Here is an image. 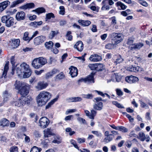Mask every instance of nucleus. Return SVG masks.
Returning <instances> with one entry per match:
<instances>
[{"label": "nucleus", "instance_id": "1", "mask_svg": "<svg viewBox=\"0 0 152 152\" xmlns=\"http://www.w3.org/2000/svg\"><path fill=\"white\" fill-rule=\"evenodd\" d=\"M51 96V94L48 92L41 91L37 98V102L38 106H42L45 105L50 99Z\"/></svg>", "mask_w": 152, "mask_h": 152}, {"label": "nucleus", "instance_id": "2", "mask_svg": "<svg viewBox=\"0 0 152 152\" xmlns=\"http://www.w3.org/2000/svg\"><path fill=\"white\" fill-rule=\"evenodd\" d=\"M15 69L18 75H22L25 72L29 71L30 69L28 64L25 63H23L20 65L17 64Z\"/></svg>", "mask_w": 152, "mask_h": 152}, {"label": "nucleus", "instance_id": "3", "mask_svg": "<svg viewBox=\"0 0 152 152\" xmlns=\"http://www.w3.org/2000/svg\"><path fill=\"white\" fill-rule=\"evenodd\" d=\"M112 38V42L113 45H117L123 40L122 34L116 33H113L109 35Z\"/></svg>", "mask_w": 152, "mask_h": 152}, {"label": "nucleus", "instance_id": "4", "mask_svg": "<svg viewBox=\"0 0 152 152\" xmlns=\"http://www.w3.org/2000/svg\"><path fill=\"white\" fill-rule=\"evenodd\" d=\"M28 98L26 97L22 96L19 99L14 101L13 105L15 106L20 107L21 106L24 105L26 103L28 104L29 102L28 101Z\"/></svg>", "mask_w": 152, "mask_h": 152}, {"label": "nucleus", "instance_id": "5", "mask_svg": "<svg viewBox=\"0 0 152 152\" xmlns=\"http://www.w3.org/2000/svg\"><path fill=\"white\" fill-rule=\"evenodd\" d=\"M54 134H44V137L45 140L49 139L50 138H54V139L52 141V142L54 143H56L58 144L61 142V137L59 136H55Z\"/></svg>", "mask_w": 152, "mask_h": 152}, {"label": "nucleus", "instance_id": "6", "mask_svg": "<svg viewBox=\"0 0 152 152\" xmlns=\"http://www.w3.org/2000/svg\"><path fill=\"white\" fill-rule=\"evenodd\" d=\"M94 74L91 73V74L89 75L88 77L84 78H82L78 80L79 83L84 82L86 83H94Z\"/></svg>", "mask_w": 152, "mask_h": 152}, {"label": "nucleus", "instance_id": "7", "mask_svg": "<svg viewBox=\"0 0 152 152\" xmlns=\"http://www.w3.org/2000/svg\"><path fill=\"white\" fill-rule=\"evenodd\" d=\"M49 119L45 117H42L39 120V125L42 128L46 127L49 124Z\"/></svg>", "mask_w": 152, "mask_h": 152}, {"label": "nucleus", "instance_id": "8", "mask_svg": "<svg viewBox=\"0 0 152 152\" xmlns=\"http://www.w3.org/2000/svg\"><path fill=\"white\" fill-rule=\"evenodd\" d=\"M30 88V86L28 84H26L24 87H23L18 91L19 93L22 96H26L28 93V90Z\"/></svg>", "mask_w": 152, "mask_h": 152}, {"label": "nucleus", "instance_id": "9", "mask_svg": "<svg viewBox=\"0 0 152 152\" xmlns=\"http://www.w3.org/2000/svg\"><path fill=\"white\" fill-rule=\"evenodd\" d=\"M46 40V37L45 36L41 35L35 38L34 39V42L35 45H40Z\"/></svg>", "mask_w": 152, "mask_h": 152}, {"label": "nucleus", "instance_id": "10", "mask_svg": "<svg viewBox=\"0 0 152 152\" xmlns=\"http://www.w3.org/2000/svg\"><path fill=\"white\" fill-rule=\"evenodd\" d=\"M125 80L126 82L130 83H135L139 80L137 77L132 75L126 77Z\"/></svg>", "mask_w": 152, "mask_h": 152}, {"label": "nucleus", "instance_id": "11", "mask_svg": "<svg viewBox=\"0 0 152 152\" xmlns=\"http://www.w3.org/2000/svg\"><path fill=\"white\" fill-rule=\"evenodd\" d=\"M48 86V84L43 81L39 82L37 85L35 86L36 88L38 90L40 91L46 88Z\"/></svg>", "mask_w": 152, "mask_h": 152}, {"label": "nucleus", "instance_id": "12", "mask_svg": "<svg viewBox=\"0 0 152 152\" xmlns=\"http://www.w3.org/2000/svg\"><path fill=\"white\" fill-rule=\"evenodd\" d=\"M25 14L23 11L18 12L15 16V18L18 21H20L24 20L25 18Z\"/></svg>", "mask_w": 152, "mask_h": 152}, {"label": "nucleus", "instance_id": "13", "mask_svg": "<svg viewBox=\"0 0 152 152\" xmlns=\"http://www.w3.org/2000/svg\"><path fill=\"white\" fill-rule=\"evenodd\" d=\"M38 60V58H36L32 62L31 65L35 69H37L42 67Z\"/></svg>", "mask_w": 152, "mask_h": 152}, {"label": "nucleus", "instance_id": "14", "mask_svg": "<svg viewBox=\"0 0 152 152\" xmlns=\"http://www.w3.org/2000/svg\"><path fill=\"white\" fill-rule=\"evenodd\" d=\"M89 59L92 61L97 62L102 60V58L101 56L97 54H94L91 55Z\"/></svg>", "mask_w": 152, "mask_h": 152}, {"label": "nucleus", "instance_id": "15", "mask_svg": "<svg viewBox=\"0 0 152 152\" xmlns=\"http://www.w3.org/2000/svg\"><path fill=\"white\" fill-rule=\"evenodd\" d=\"M27 84L20 81H16L14 86L15 88L18 91L23 87H24Z\"/></svg>", "mask_w": 152, "mask_h": 152}, {"label": "nucleus", "instance_id": "16", "mask_svg": "<svg viewBox=\"0 0 152 152\" xmlns=\"http://www.w3.org/2000/svg\"><path fill=\"white\" fill-rule=\"evenodd\" d=\"M69 69H70L69 74L72 77H74L77 75L78 70L76 67L72 66Z\"/></svg>", "mask_w": 152, "mask_h": 152}, {"label": "nucleus", "instance_id": "17", "mask_svg": "<svg viewBox=\"0 0 152 152\" xmlns=\"http://www.w3.org/2000/svg\"><path fill=\"white\" fill-rule=\"evenodd\" d=\"M74 48L79 51H81L83 48V45L81 41H78L75 45Z\"/></svg>", "mask_w": 152, "mask_h": 152}, {"label": "nucleus", "instance_id": "18", "mask_svg": "<svg viewBox=\"0 0 152 152\" xmlns=\"http://www.w3.org/2000/svg\"><path fill=\"white\" fill-rule=\"evenodd\" d=\"M10 2L7 0L0 3V11L2 12L10 4Z\"/></svg>", "mask_w": 152, "mask_h": 152}, {"label": "nucleus", "instance_id": "19", "mask_svg": "<svg viewBox=\"0 0 152 152\" xmlns=\"http://www.w3.org/2000/svg\"><path fill=\"white\" fill-rule=\"evenodd\" d=\"M15 19L12 17L10 16L8 21L5 25V26L8 28L13 26L14 24Z\"/></svg>", "mask_w": 152, "mask_h": 152}, {"label": "nucleus", "instance_id": "20", "mask_svg": "<svg viewBox=\"0 0 152 152\" xmlns=\"http://www.w3.org/2000/svg\"><path fill=\"white\" fill-rule=\"evenodd\" d=\"M78 22L80 25L83 26H88L91 23V22L89 20H78Z\"/></svg>", "mask_w": 152, "mask_h": 152}, {"label": "nucleus", "instance_id": "21", "mask_svg": "<svg viewBox=\"0 0 152 152\" xmlns=\"http://www.w3.org/2000/svg\"><path fill=\"white\" fill-rule=\"evenodd\" d=\"M114 58H116L115 60L114 61V63L116 65L124 61L123 58L120 55H115L114 57Z\"/></svg>", "mask_w": 152, "mask_h": 152}, {"label": "nucleus", "instance_id": "22", "mask_svg": "<svg viewBox=\"0 0 152 152\" xmlns=\"http://www.w3.org/2000/svg\"><path fill=\"white\" fill-rule=\"evenodd\" d=\"M20 40L18 39L12 40L11 45L14 48H17L19 45Z\"/></svg>", "mask_w": 152, "mask_h": 152}, {"label": "nucleus", "instance_id": "23", "mask_svg": "<svg viewBox=\"0 0 152 152\" xmlns=\"http://www.w3.org/2000/svg\"><path fill=\"white\" fill-rule=\"evenodd\" d=\"M93 107L95 110H100L102 109L103 103L102 102L96 103L94 105Z\"/></svg>", "mask_w": 152, "mask_h": 152}, {"label": "nucleus", "instance_id": "24", "mask_svg": "<svg viewBox=\"0 0 152 152\" xmlns=\"http://www.w3.org/2000/svg\"><path fill=\"white\" fill-rule=\"evenodd\" d=\"M105 134L106 137L104 140V142L108 143L111 141L113 137V135L112 134Z\"/></svg>", "mask_w": 152, "mask_h": 152}, {"label": "nucleus", "instance_id": "25", "mask_svg": "<svg viewBox=\"0 0 152 152\" xmlns=\"http://www.w3.org/2000/svg\"><path fill=\"white\" fill-rule=\"evenodd\" d=\"M9 124V121L7 119L4 118L0 121V125L3 126H8Z\"/></svg>", "mask_w": 152, "mask_h": 152}, {"label": "nucleus", "instance_id": "26", "mask_svg": "<svg viewBox=\"0 0 152 152\" xmlns=\"http://www.w3.org/2000/svg\"><path fill=\"white\" fill-rule=\"evenodd\" d=\"M31 74V70H29V71L25 72L22 75H18L21 78H26L30 76Z\"/></svg>", "mask_w": 152, "mask_h": 152}, {"label": "nucleus", "instance_id": "27", "mask_svg": "<svg viewBox=\"0 0 152 152\" xmlns=\"http://www.w3.org/2000/svg\"><path fill=\"white\" fill-rule=\"evenodd\" d=\"M139 67L130 65L127 68V70L130 72H137L139 71Z\"/></svg>", "mask_w": 152, "mask_h": 152}, {"label": "nucleus", "instance_id": "28", "mask_svg": "<svg viewBox=\"0 0 152 152\" xmlns=\"http://www.w3.org/2000/svg\"><path fill=\"white\" fill-rule=\"evenodd\" d=\"M9 62L8 61L6 62L4 67V71L2 75V76L4 77V78H6V76L7 74V71L9 69Z\"/></svg>", "mask_w": 152, "mask_h": 152}, {"label": "nucleus", "instance_id": "29", "mask_svg": "<svg viewBox=\"0 0 152 152\" xmlns=\"http://www.w3.org/2000/svg\"><path fill=\"white\" fill-rule=\"evenodd\" d=\"M42 23V21L39 22H33L31 23H30V26L34 28H37L39 26L41 25Z\"/></svg>", "mask_w": 152, "mask_h": 152}, {"label": "nucleus", "instance_id": "30", "mask_svg": "<svg viewBox=\"0 0 152 152\" xmlns=\"http://www.w3.org/2000/svg\"><path fill=\"white\" fill-rule=\"evenodd\" d=\"M10 17V16L9 15L3 16L1 19V22L4 24L5 25L8 21V20L9 19Z\"/></svg>", "mask_w": 152, "mask_h": 152}, {"label": "nucleus", "instance_id": "31", "mask_svg": "<svg viewBox=\"0 0 152 152\" xmlns=\"http://www.w3.org/2000/svg\"><path fill=\"white\" fill-rule=\"evenodd\" d=\"M37 58L38 59V60L39 62L41 67L47 63V60L45 58L42 57H40Z\"/></svg>", "mask_w": 152, "mask_h": 152}, {"label": "nucleus", "instance_id": "32", "mask_svg": "<svg viewBox=\"0 0 152 152\" xmlns=\"http://www.w3.org/2000/svg\"><path fill=\"white\" fill-rule=\"evenodd\" d=\"M117 7L120 6L122 10H125L127 7V6L121 2L119 1L117 2L115 4Z\"/></svg>", "mask_w": 152, "mask_h": 152}, {"label": "nucleus", "instance_id": "33", "mask_svg": "<svg viewBox=\"0 0 152 152\" xmlns=\"http://www.w3.org/2000/svg\"><path fill=\"white\" fill-rule=\"evenodd\" d=\"M24 0H17L13 1L11 4L10 7L13 8L15 7L16 5L23 3L24 2Z\"/></svg>", "mask_w": 152, "mask_h": 152}, {"label": "nucleus", "instance_id": "34", "mask_svg": "<svg viewBox=\"0 0 152 152\" xmlns=\"http://www.w3.org/2000/svg\"><path fill=\"white\" fill-rule=\"evenodd\" d=\"M58 99L57 98H55L51 100L45 106V109L49 108Z\"/></svg>", "mask_w": 152, "mask_h": 152}, {"label": "nucleus", "instance_id": "35", "mask_svg": "<svg viewBox=\"0 0 152 152\" xmlns=\"http://www.w3.org/2000/svg\"><path fill=\"white\" fill-rule=\"evenodd\" d=\"M141 47V46L137 44H135L133 43L129 46V48L132 50L136 49H139Z\"/></svg>", "mask_w": 152, "mask_h": 152}, {"label": "nucleus", "instance_id": "36", "mask_svg": "<svg viewBox=\"0 0 152 152\" xmlns=\"http://www.w3.org/2000/svg\"><path fill=\"white\" fill-rule=\"evenodd\" d=\"M96 71H101L104 68V66L103 64H96Z\"/></svg>", "mask_w": 152, "mask_h": 152}, {"label": "nucleus", "instance_id": "37", "mask_svg": "<svg viewBox=\"0 0 152 152\" xmlns=\"http://www.w3.org/2000/svg\"><path fill=\"white\" fill-rule=\"evenodd\" d=\"M131 14V11L130 9H127L126 10L122 11L121 12V14L124 16H126L128 15Z\"/></svg>", "mask_w": 152, "mask_h": 152}, {"label": "nucleus", "instance_id": "38", "mask_svg": "<svg viewBox=\"0 0 152 152\" xmlns=\"http://www.w3.org/2000/svg\"><path fill=\"white\" fill-rule=\"evenodd\" d=\"M45 9L43 7L38 8L35 10H33V12H36L38 14L42 13L45 12Z\"/></svg>", "mask_w": 152, "mask_h": 152}, {"label": "nucleus", "instance_id": "39", "mask_svg": "<svg viewBox=\"0 0 152 152\" xmlns=\"http://www.w3.org/2000/svg\"><path fill=\"white\" fill-rule=\"evenodd\" d=\"M53 43L52 42L50 41L47 42L45 43V45L46 48L49 49L51 48L53 46Z\"/></svg>", "mask_w": 152, "mask_h": 152}, {"label": "nucleus", "instance_id": "40", "mask_svg": "<svg viewBox=\"0 0 152 152\" xmlns=\"http://www.w3.org/2000/svg\"><path fill=\"white\" fill-rule=\"evenodd\" d=\"M59 32L58 31H52L49 34V37L50 39H52L54 37L55 35H56L57 34H59Z\"/></svg>", "mask_w": 152, "mask_h": 152}, {"label": "nucleus", "instance_id": "41", "mask_svg": "<svg viewBox=\"0 0 152 152\" xmlns=\"http://www.w3.org/2000/svg\"><path fill=\"white\" fill-rule=\"evenodd\" d=\"M41 150V148L34 146L31 149L30 152H40Z\"/></svg>", "mask_w": 152, "mask_h": 152}, {"label": "nucleus", "instance_id": "42", "mask_svg": "<svg viewBox=\"0 0 152 152\" xmlns=\"http://www.w3.org/2000/svg\"><path fill=\"white\" fill-rule=\"evenodd\" d=\"M96 111L94 110H91V114L89 116V118L94 119V116L96 115Z\"/></svg>", "mask_w": 152, "mask_h": 152}, {"label": "nucleus", "instance_id": "43", "mask_svg": "<svg viewBox=\"0 0 152 152\" xmlns=\"http://www.w3.org/2000/svg\"><path fill=\"white\" fill-rule=\"evenodd\" d=\"M18 149L17 146H14L10 148L9 151L10 152H18Z\"/></svg>", "mask_w": 152, "mask_h": 152}, {"label": "nucleus", "instance_id": "44", "mask_svg": "<svg viewBox=\"0 0 152 152\" xmlns=\"http://www.w3.org/2000/svg\"><path fill=\"white\" fill-rule=\"evenodd\" d=\"M3 97L4 100L6 101L11 97V96L9 94L8 92L6 91L3 94Z\"/></svg>", "mask_w": 152, "mask_h": 152}, {"label": "nucleus", "instance_id": "45", "mask_svg": "<svg viewBox=\"0 0 152 152\" xmlns=\"http://www.w3.org/2000/svg\"><path fill=\"white\" fill-rule=\"evenodd\" d=\"M55 16L54 14L52 13H48L46 14V19H50L51 18H54Z\"/></svg>", "mask_w": 152, "mask_h": 152}, {"label": "nucleus", "instance_id": "46", "mask_svg": "<svg viewBox=\"0 0 152 152\" xmlns=\"http://www.w3.org/2000/svg\"><path fill=\"white\" fill-rule=\"evenodd\" d=\"M28 36V32H25L23 35V39L24 40L27 41L29 40V41H30L29 40L30 38Z\"/></svg>", "mask_w": 152, "mask_h": 152}, {"label": "nucleus", "instance_id": "47", "mask_svg": "<svg viewBox=\"0 0 152 152\" xmlns=\"http://www.w3.org/2000/svg\"><path fill=\"white\" fill-rule=\"evenodd\" d=\"M112 103L114 105H115L117 107L119 108H124V107L122 106L120 104L118 103L116 101H113Z\"/></svg>", "mask_w": 152, "mask_h": 152}, {"label": "nucleus", "instance_id": "48", "mask_svg": "<svg viewBox=\"0 0 152 152\" xmlns=\"http://www.w3.org/2000/svg\"><path fill=\"white\" fill-rule=\"evenodd\" d=\"M118 130L123 132H127L128 131L127 129L123 126H118Z\"/></svg>", "mask_w": 152, "mask_h": 152}, {"label": "nucleus", "instance_id": "49", "mask_svg": "<svg viewBox=\"0 0 152 152\" xmlns=\"http://www.w3.org/2000/svg\"><path fill=\"white\" fill-rule=\"evenodd\" d=\"M14 58H15L14 56H12L11 58V63L12 66V71L13 72L15 69V67H14V65L15 63V60Z\"/></svg>", "mask_w": 152, "mask_h": 152}, {"label": "nucleus", "instance_id": "50", "mask_svg": "<svg viewBox=\"0 0 152 152\" xmlns=\"http://www.w3.org/2000/svg\"><path fill=\"white\" fill-rule=\"evenodd\" d=\"M60 10L59 14L61 15H63L65 14V8L64 6H61L59 7Z\"/></svg>", "mask_w": 152, "mask_h": 152}, {"label": "nucleus", "instance_id": "51", "mask_svg": "<svg viewBox=\"0 0 152 152\" xmlns=\"http://www.w3.org/2000/svg\"><path fill=\"white\" fill-rule=\"evenodd\" d=\"M83 98L87 99H91L93 97V95L92 94H83L82 95Z\"/></svg>", "mask_w": 152, "mask_h": 152}, {"label": "nucleus", "instance_id": "52", "mask_svg": "<svg viewBox=\"0 0 152 152\" xmlns=\"http://www.w3.org/2000/svg\"><path fill=\"white\" fill-rule=\"evenodd\" d=\"M37 81V79L34 76L32 77L29 80V82L30 83H32L36 82Z\"/></svg>", "mask_w": 152, "mask_h": 152}, {"label": "nucleus", "instance_id": "53", "mask_svg": "<svg viewBox=\"0 0 152 152\" xmlns=\"http://www.w3.org/2000/svg\"><path fill=\"white\" fill-rule=\"evenodd\" d=\"M88 66L91 70H96V64H89Z\"/></svg>", "mask_w": 152, "mask_h": 152}, {"label": "nucleus", "instance_id": "54", "mask_svg": "<svg viewBox=\"0 0 152 152\" xmlns=\"http://www.w3.org/2000/svg\"><path fill=\"white\" fill-rule=\"evenodd\" d=\"M64 75L63 74V73L62 72H61L60 74L56 76V78L57 79H61L64 78Z\"/></svg>", "mask_w": 152, "mask_h": 152}, {"label": "nucleus", "instance_id": "55", "mask_svg": "<svg viewBox=\"0 0 152 152\" xmlns=\"http://www.w3.org/2000/svg\"><path fill=\"white\" fill-rule=\"evenodd\" d=\"M113 77L115 78L116 81L117 82H119L121 81V77L120 76L118 75L117 74L114 73Z\"/></svg>", "mask_w": 152, "mask_h": 152}, {"label": "nucleus", "instance_id": "56", "mask_svg": "<svg viewBox=\"0 0 152 152\" xmlns=\"http://www.w3.org/2000/svg\"><path fill=\"white\" fill-rule=\"evenodd\" d=\"M133 38L132 37H130L128 39L127 44L130 46L131 45L133 44Z\"/></svg>", "mask_w": 152, "mask_h": 152}, {"label": "nucleus", "instance_id": "57", "mask_svg": "<svg viewBox=\"0 0 152 152\" xmlns=\"http://www.w3.org/2000/svg\"><path fill=\"white\" fill-rule=\"evenodd\" d=\"M110 8V7L109 5L104 4L103 5L101 9L102 10H109Z\"/></svg>", "mask_w": 152, "mask_h": 152}, {"label": "nucleus", "instance_id": "58", "mask_svg": "<svg viewBox=\"0 0 152 152\" xmlns=\"http://www.w3.org/2000/svg\"><path fill=\"white\" fill-rule=\"evenodd\" d=\"M77 120L80 122H82L83 124H86V121L82 118L78 117L77 118Z\"/></svg>", "mask_w": 152, "mask_h": 152}, {"label": "nucleus", "instance_id": "59", "mask_svg": "<svg viewBox=\"0 0 152 152\" xmlns=\"http://www.w3.org/2000/svg\"><path fill=\"white\" fill-rule=\"evenodd\" d=\"M76 111V110L75 109H69L67 110L65 113V114L66 115H68L70 113H74Z\"/></svg>", "mask_w": 152, "mask_h": 152}, {"label": "nucleus", "instance_id": "60", "mask_svg": "<svg viewBox=\"0 0 152 152\" xmlns=\"http://www.w3.org/2000/svg\"><path fill=\"white\" fill-rule=\"evenodd\" d=\"M66 101L68 102H75V97H72L67 98L66 99Z\"/></svg>", "mask_w": 152, "mask_h": 152}, {"label": "nucleus", "instance_id": "61", "mask_svg": "<svg viewBox=\"0 0 152 152\" xmlns=\"http://www.w3.org/2000/svg\"><path fill=\"white\" fill-rule=\"evenodd\" d=\"M44 133H52L53 132V130L50 128H48L46 129H45L44 130Z\"/></svg>", "mask_w": 152, "mask_h": 152}, {"label": "nucleus", "instance_id": "62", "mask_svg": "<svg viewBox=\"0 0 152 152\" xmlns=\"http://www.w3.org/2000/svg\"><path fill=\"white\" fill-rule=\"evenodd\" d=\"M50 72H51L52 74L53 75H54L59 72V71L58 70L54 68V69H53Z\"/></svg>", "mask_w": 152, "mask_h": 152}, {"label": "nucleus", "instance_id": "63", "mask_svg": "<svg viewBox=\"0 0 152 152\" xmlns=\"http://www.w3.org/2000/svg\"><path fill=\"white\" fill-rule=\"evenodd\" d=\"M53 75L52 74L51 72L50 71L48 72L46 74L45 77L46 78L48 79L49 78L51 77Z\"/></svg>", "mask_w": 152, "mask_h": 152}, {"label": "nucleus", "instance_id": "64", "mask_svg": "<svg viewBox=\"0 0 152 152\" xmlns=\"http://www.w3.org/2000/svg\"><path fill=\"white\" fill-rule=\"evenodd\" d=\"M116 91L117 94L118 95L121 96L123 95V92L120 89H117Z\"/></svg>", "mask_w": 152, "mask_h": 152}]
</instances>
